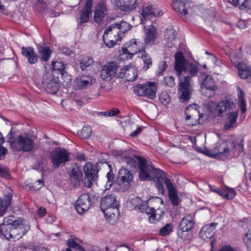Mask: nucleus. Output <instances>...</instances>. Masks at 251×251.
<instances>
[{
	"label": "nucleus",
	"instance_id": "nucleus-15",
	"mask_svg": "<svg viewBox=\"0 0 251 251\" xmlns=\"http://www.w3.org/2000/svg\"><path fill=\"white\" fill-rule=\"evenodd\" d=\"M194 6V3L188 0H176L172 3L173 9L184 16L190 13Z\"/></svg>",
	"mask_w": 251,
	"mask_h": 251
},
{
	"label": "nucleus",
	"instance_id": "nucleus-34",
	"mask_svg": "<svg viewBox=\"0 0 251 251\" xmlns=\"http://www.w3.org/2000/svg\"><path fill=\"white\" fill-rule=\"evenodd\" d=\"M38 52L41 61H48L52 52L50 48L46 46H40L38 48Z\"/></svg>",
	"mask_w": 251,
	"mask_h": 251
},
{
	"label": "nucleus",
	"instance_id": "nucleus-48",
	"mask_svg": "<svg viewBox=\"0 0 251 251\" xmlns=\"http://www.w3.org/2000/svg\"><path fill=\"white\" fill-rule=\"evenodd\" d=\"M92 129L89 126H84L80 131V135L83 138L89 137L91 134Z\"/></svg>",
	"mask_w": 251,
	"mask_h": 251
},
{
	"label": "nucleus",
	"instance_id": "nucleus-13",
	"mask_svg": "<svg viewBox=\"0 0 251 251\" xmlns=\"http://www.w3.org/2000/svg\"><path fill=\"white\" fill-rule=\"evenodd\" d=\"M42 83L43 87L49 93L55 94L59 90L58 78L50 73H47L44 75Z\"/></svg>",
	"mask_w": 251,
	"mask_h": 251
},
{
	"label": "nucleus",
	"instance_id": "nucleus-49",
	"mask_svg": "<svg viewBox=\"0 0 251 251\" xmlns=\"http://www.w3.org/2000/svg\"><path fill=\"white\" fill-rule=\"evenodd\" d=\"M159 100L164 105L168 104L171 101V98L166 92H163L159 95Z\"/></svg>",
	"mask_w": 251,
	"mask_h": 251
},
{
	"label": "nucleus",
	"instance_id": "nucleus-21",
	"mask_svg": "<svg viewBox=\"0 0 251 251\" xmlns=\"http://www.w3.org/2000/svg\"><path fill=\"white\" fill-rule=\"evenodd\" d=\"M145 36L144 38L145 44L147 46H151L155 43L157 32L156 27L152 25L147 26H144Z\"/></svg>",
	"mask_w": 251,
	"mask_h": 251
},
{
	"label": "nucleus",
	"instance_id": "nucleus-63",
	"mask_svg": "<svg viewBox=\"0 0 251 251\" xmlns=\"http://www.w3.org/2000/svg\"><path fill=\"white\" fill-rule=\"evenodd\" d=\"M218 251H235L234 249L230 246L222 247Z\"/></svg>",
	"mask_w": 251,
	"mask_h": 251
},
{
	"label": "nucleus",
	"instance_id": "nucleus-10",
	"mask_svg": "<svg viewBox=\"0 0 251 251\" xmlns=\"http://www.w3.org/2000/svg\"><path fill=\"white\" fill-rule=\"evenodd\" d=\"M156 86L155 82H148L145 84L137 85L134 88V91L139 96L146 97L152 100L155 97L157 91Z\"/></svg>",
	"mask_w": 251,
	"mask_h": 251
},
{
	"label": "nucleus",
	"instance_id": "nucleus-20",
	"mask_svg": "<svg viewBox=\"0 0 251 251\" xmlns=\"http://www.w3.org/2000/svg\"><path fill=\"white\" fill-rule=\"evenodd\" d=\"M93 0H86L83 8L80 11V17L77 19L78 25L89 22L92 12Z\"/></svg>",
	"mask_w": 251,
	"mask_h": 251
},
{
	"label": "nucleus",
	"instance_id": "nucleus-43",
	"mask_svg": "<svg viewBox=\"0 0 251 251\" xmlns=\"http://www.w3.org/2000/svg\"><path fill=\"white\" fill-rule=\"evenodd\" d=\"M164 39L167 42H172L176 38V33L175 30L172 28L167 29L165 31Z\"/></svg>",
	"mask_w": 251,
	"mask_h": 251
},
{
	"label": "nucleus",
	"instance_id": "nucleus-29",
	"mask_svg": "<svg viewBox=\"0 0 251 251\" xmlns=\"http://www.w3.org/2000/svg\"><path fill=\"white\" fill-rule=\"evenodd\" d=\"M140 210L143 213L151 215L149 217V221L151 223H154L160 219L161 214H157L155 207H150L146 204H141L139 207Z\"/></svg>",
	"mask_w": 251,
	"mask_h": 251
},
{
	"label": "nucleus",
	"instance_id": "nucleus-36",
	"mask_svg": "<svg viewBox=\"0 0 251 251\" xmlns=\"http://www.w3.org/2000/svg\"><path fill=\"white\" fill-rule=\"evenodd\" d=\"M178 237L183 241L190 242L193 237L192 231L178 228L177 232Z\"/></svg>",
	"mask_w": 251,
	"mask_h": 251
},
{
	"label": "nucleus",
	"instance_id": "nucleus-19",
	"mask_svg": "<svg viewBox=\"0 0 251 251\" xmlns=\"http://www.w3.org/2000/svg\"><path fill=\"white\" fill-rule=\"evenodd\" d=\"M199 81L202 90L205 89L215 91L217 89V86L213 78L209 75H206L204 73H200Z\"/></svg>",
	"mask_w": 251,
	"mask_h": 251
},
{
	"label": "nucleus",
	"instance_id": "nucleus-17",
	"mask_svg": "<svg viewBox=\"0 0 251 251\" xmlns=\"http://www.w3.org/2000/svg\"><path fill=\"white\" fill-rule=\"evenodd\" d=\"M92 204V199L89 194L84 193L77 199L75 205V209L79 214L88 210Z\"/></svg>",
	"mask_w": 251,
	"mask_h": 251
},
{
	"label": "nucleus",
	"instance_id": "nucleus-37",
	"mask_svg": "<svg viewBox=\"0 0 251 251\" xmlns=\"http://www.w3.org/2000/svg\"><path fill=\"white\" fill-rule=\"evenodd\" d=\"M237 90L238 92V105L241 108L242 113H244L247 110L246 103L244 99V92L239 87L237 88Z\"/></svg>",
	"mask_w": 251,
	"mask_h": 251
},
{
	"label": "nucleus",
	"instance_id": "nucleus-64",
	"mask_svg": "<svg viewBox=\"0 0 251 251\" xmlns=\"http://www.w3.org/2000/svg\"><path fill=\"white\" fill-rule=\"evenodd\" d=\"M141 131V127H138L134 131L130 134V136L134 137L136 136Z\"/></svg>",
	"mask_w": 251,
	"mask_h": 251
},
{
	"label": "nucleus",
	"instance_id": "nucleus-11",
	"mask_svg": "<svg viewBox=\"0 0 251 251\" xmlns=\"http://www.w3.org/2000/svg\"><path fill=\"white\" fill-rule=\"evenodd\" d=\"M70 153L64 149H56L50 153V157L53 166L58 167L69 161Z\"/></svg>",
	"mask_w": 251,
	"mask_h": 251
},
{
	"label": "nucleus",
	"instance_id": "nucleus-31",
	"mask_svg": "<svg viewBox=\"0 0 251 251\" xmlns=\"http://www.w3.org/2000/svg\"><path fill=\"white\" fill-rule=\"evenodd\" d=\"M22 54L28 58L29 63L31 64L35 63L38 59V55L34 49L31 47H23Z\"/></svg>",
	"mask_w": 251,
	"mask_h": 251
},
{
	"label": "nucleus",
	"instance_id": "nucleus-8",
	"mask_svg": "<svg viewBox=\"0 0 251 251\" xmlns=\"http://www.w3.org/2000/svg\"><path fill=\"white\" fill-rule=\"evenodd\" d=\"M140 24L145 25L148 20L158 17L162 14L161 11L154 5L145 3L139 10Z\"/></svg>",
	"mask_w": 251,
	"mask_h": 251
},
{
	"label": "nucleus",
	"instance_id": "nucleus-7",
	"mask_svg": "<svg viewBox=\"0 0 251 251\" xmlns=\"http://www.w3.org/2000/svg\"><path fill=\"white\" fill-rule=\"evenodd\" d=\"M11 147L17 151L27 152L34 148V141L26 134H22L16 137L11 143Z\"/></svg>",
	"mask_w": 251,
	"mask_h": 251
},
{
	"label": "nucleus",
	"instance_id": "nucleus-1",
	"mask_svg": "<svg viewBox=\"0 0 251 251\" xmlns=\"http://www.w3.org/2000/svg\"><path fill=\"white\" fill-rule=\"evenodd\" d=\"M140 170L139 178L141 180H151L154 178V182L158 192L163 194L164 193L163 182L166 185L168 190L169 197L171 203L174 206H177L180 202L176 188L170 179L166 177V174L161 170L155 168L152 163L141 156L136 157Z\"/></svg>",
	"mask_w": 251,
	"mask_h": 251
},
{
	"label": "nucleus",
	"instance_id": "nucleus-46",
	"mask_svg": "<svg viewBox=\"0 0 251 251\" xmlns=\"http://www.w3.org/2000/svg\"><path fill=\"white\" fill-rule=\"evenodd\" d=\"M173 225L172 223H169L165 225L159 230V235L161 236H166L170 234L173 231Z\"/></svg>",
	"mask_w": 251,
	"mask_h": 251
},
{
	"label": "nucleus",
	"instance_id": "nucleus-32",
	"mask_svg": "<svg viewBox=\"0 0 251 251\" xmlns=\"http://www.w3.org/2000/svg\"><path fill=\"white\" fill-rule=\"evenodd\" d=\"M194 223L192 218L190 216L184 217L179 224L178 228L189 231H192L194 227Z\"/></svg>",
	"mask_w": 251,
	"mask_h": 251
},
{
	"label": "nucleus",
	"instance_id": "nucleus-14",
	"mask_svg": "<svg viewBox=\"0 0 251 251\" xmlns=\"http://www.w3.org/2000/svg\"><path fill=\"white\" fill-rule=\"evenodd\" d=\"M96 79L92 75H84L77 76L74 80L73 87L75 90H81L90 87L95 83Z\"/></svg>",
	"mask_w": 251,
	"mask_h": 251
},
{
	"label": "nucleus",
	"instance_id": "nucleus-51",
	"mask_svg": "<svg viewBox=\"0 0 251 251\" xmlns=\"http://www.w3.org/2000/svg\"><path fill=\"white\" fill-rule=\"evenodd\" d=\"M0 176L5 178H9L10 177V174L7 169L0 165Z\"/></svg>",
	"mask_w": 251,
	"mask_h": 251
},
{
	"label": "nucleus",
	"instance_id": "nucleus-26",
	"mask_svg": "<svg viewBox=\"0 0 251 251\" xmlns=\"http://www.w3.org/2000/svg\"><path fill=\"white\" fill-rule=\"evenodd\" d=\"M133 176L131 172L126 168H121L118 174L117 182L120 185H128L132 180Z\"/></svg>",
	"mask_w": 251,
	"mask_h": 251
},
{
	"label": "nucleus",
	"instance_id": "nucleus-57",
	"mask_svg": "<svg viewBox=\"0 0 251 251\" xmlns=\"http://www.w3.org/2000/svg\"><path fill=\"white\" fill-rule=\"evenodd\" d=\"M94 181L95 177H89L85 176L84 181L85 185L87 187H91Z\"/></svg>",
	"mask_w": 251,
	"mask_h": 251
},
{
	"label": "nucleus",
	"instance_id": "nucleus-60",
	"mask_svg": "<svg viewBox=\"0 0 251 251\" xmlns=\"http://www.w3.org/2000/svg\"><path fill=\"white\" fill-rule=\"evenodd\" d=\"M209 186L210 190L212 192H215V193L218 194V195H219L220 196L221 195L222 190H220L219 188H218L214 186H212L211 185H209Z\"/></svg>",
	"mask_w": 251,
	"mask_h": 251
},
{
	"label": "nucleus",
	"instance_id": "nucleus-27",
	"mask_svg": "<svg viewBox=\"0 0 251 251\" xmlns=\"http://www.w3.org/2000/svg\"><path fill=\"white\" fill-rule=\"evenodd\" d=\"M175 70L178 76H179L182 72L185 71L188 64L187 60L181 52H176L175 55Z\"/></svg>",
	"mask_w": 251,
	"mask_h": 251
},
{
	"label": "nucleus",
	"instance_id": "nucleus-2",
	"mask_svg": "<svg viewBox=\"0 0 251 251\" xmlns=\"http://www.w3.org/2000/svg\"><path fill=\"white\" fill-rule=\"evenodd\" d=\"M29 222L22 218H16L14 216L5 217L0 225V238L8 240H17L29 230Z\"/></svg>",
	"mask_w": 251,
	"mask_h": 251
},
{
	"label": "nucleus",
	"instance_id": "nucleus-38",
	"mask_svg": "<svg viewBox=\"0 0 251 251\" xmlns=\"http://www.w3.org/2000/svg\"><path fill=\"white\" fill-rule=\"evenodd\" d=\"M138 57L143 59L144 63L143 68L145 70H147L152 65V59L151 56L147 53L144 50L138 55Z\"/></svg>",
	"mask_w": 251,
	"mask_h": 251
},
{
	"label": "nucleus",
	"instance_id": "nucleus-47",
	"mask_svg": "<svg viewBox=\"0 0 251 251\" xmlns=\"http://www.w3.org/2000/svg\"><path fill=\"white\" fill-rule=\"evenodd\" d=\"M67 244L70 248H72L78 251H86L81 245L76 243L74 239L71 238L67 240Z\"/></svg>",
	"mask_w": 251,
	"mask_h": 251
},
{
	"label": "nucleus",
	"instance_id": "nucleus-18",
	"mask_svg": "<svg viewBox=\"0 0 251 251\" xmlns=\"http://www.w3.org/2000/svg\"><path fill=\"white\" fill-rule=\"evenodd\" d=\"M112 3L124 12H132L138 6V0H111Z\"/></svg>",
	"mask_w": 251,
	"mask_h": 251
},
{
	"label": "nucleus",
	"instance_id": "nucleus-50",
	"mask_svg": "<svg viewBox=\"0 0 251 251\" xmlns=\"http://www.w3.org/2000/svg\"><path fill=\"white\" fill-rule=\"evenodd\" d=\"M244 244L249 251H251V234L246 233L243 237Z\"/></svg>",
	"mask_w": 251,
	"mask_h": 251
},
{
	"label": "nucleus",
	"instance_id": "nucleus-9",
	"mask_svg": "<svg viewBox=\"0 0 251 251\" xmlns=\"http://www.w3.org/2000/svg\"><path fill=\"white\" fill-rule=\"evenodd\" d=\"M112 25H110L105 29L103 35V41L106 46L108 48L114 47L123 38V35L117 32L116 29Z\"/></svg>",
	"mask_w": 251,
	"mask_h": 251
},
{
	"label": "nucleus",
	"instance_id": "nucleus-5",
	"mask_svg": "<svg viewBox=\"0 0 251 251\" xmlns=\"http://www.w3.org/2000/svg\"><path fill=\"white\" fill-rule=\"evenodd\" d=\"M144 50V45L139 39H131L123 45L121 55H126V58L130 59L136 54L140 55Z\"/></svg>",
	"mask_w": 251,
	"mask_h": 251
},
{
	"label": "nucleus",
	"instance_id": "nucleus-28",
	"mask_svg": "<svg viewBox=\"0 0 251 251\" xmlns=\"http://www.w3.org/2000/svg\"><path fill=\"white\" fill-rule=\"evenodd\" d=\"M238 116V112L232 111L226 114L224 125V129L227 130L230 128H234L238 126L237 119Z\"/></svg>",
	"mask_w": 251,
	"mask_h": 251
},
{
	"label": "nucleus",
	"instance_id": "nucleus-22",
	"mask_svg": "<svg viewBox=\"0 0 251 251\" xmlns=\"http://www.w3.org/2000/svg\"><path fill=\"white\" fill-rule=\"evenodd\" d=\"M235 103L230 100L225 99L217 103L215 112L216 114L219 116H223L227 111H230L235 108Z\"/></svg>",
	"mask_w": 251,
	"mask_h": 251
},
{
	"label": "nucleus",
	"instance_id": "nucleus-45",
	"mask_svg": "<svg viewBox=\"0 0 251 251\" xmlns=\"http://www.w3.org/2000/svg\"><path fill=\"white\" fill-rule=\"evenodd\" d=\"M51 68L53 71H57L61 75H63L65 65L61 61H53L51 64Z\"/></svg>",
	"mask_w": 251,
	"mask_h": 251
},
{
	"label": "nucleus",
	"instance_id": "nucleus-39",
	"mask_svg": "<svg viewBox=\"0 0 251 251\" xmlns=\"http://www.w3.org/2000/svg\"><path fill=\"white\" fill-rule=\"evenodd\" d=\"M84 171L85 176L89 177H95L96 174L95 167L90 162H87L84 166Z\"/></svg>",
	"mask_w": 251,
	"mask_h": 251
},
{
	"label": "nucleus",
	"instance_id": "nucleus-58",
	"mask_svg": "<svg viewBox=\"0 0 251 251\" xmlns=\"http://www.w3.org/2000/svg\"><path fill=\"white\" fill-rule=\"evenodd\" d=\"M44 185V182L42 179H38L35 183V185L32 186L34 190H39Z\"/></svg>",
	"mask_w": 251,
	"mask_h": 251
},
{
	"label": "nucleus",
	"instance_id": "nucleus-33",
	"mask_svg": "<svg viewBox=\"0 0 251 251\" xmlns=\"http://www.w3.org/2000/svg\"><path fill=\"white\" fill-rule=\"evenodd\" d=\"M112 25L115 27L114 28L119 33H121L122 35H123V37L124 36V34L129 30L132 25L129 24L127 23L126 22L122 21L120 23H116L112 24Z\"/></svg>",
	"mask_w": 251,
	"mask_h": 251
},
{
	"label": "nucleus",
	"instance_id": "nucleus-42",
	"mask_svg": "<svg viewBox=\"0 0 251 251\" xmlns=\"http://www.w3.org/2000/svg\"><path fill=\"white\" fill-rule=\"evenodd\" d=\"M236 195V191L233 188L226 187L225 190H222L221 196L227 200L233 199Z\"/></svg>",
	"mask_w": 251,
	"mask_h": 251
},
{
	"label": "nucleus",
	"instance_id": "nucleus-30",
	"mask_svg": "<svg viewBox=\"0 0 251 251\" xmlns=\"http://www.w3.org/2000/svg\"><path fill=\"white\" fill-rule=\"evenodd\" d=\"M236 68L238 70V74L241 78L246 79L251 77V68L250 65L245 62H241L238 63L236 65Z\"/></svg>",
	"mask_w": 251,
	"mask_h": 251
},
{
	"label": "nucleus",
	"instance_id": "nucleus-40",
	"mask_svg": "<svg viewBox=\"0 0 251 251\" xmlns=\"http://www.w3.org/2000/svg\"><path fill=\"white\" fill-rule=\"evenodd\" d=\"M199 67L197 65H195L192 63H188L186 66L185 72L190 75V76L192 77L196 76L199 72Z\"/></svg>",
	"mask_w": 251,
	"mask_h": 251
},
{
	"label": "nucleus",
	"instance_id": "nucleus-12",
	"mask_svg": "<svg viewBox=\"0 0 251 251\" xmlns=\"http://www.w3.org/2000/svg\"><path fill=\"white\" fill-rule=\"evenodd\" d=\"M118 64L111 61L105 63L100 71V77L103 80H110L114 77H118V72L119 69Z\"/></svg>",
	"mask_w": 251,
	"mask_h": 251
},
{
	"label": "nucleus",
	"instance_id": "nucleus-59",
	"mask_svg": "<svg viewBox=\"0 0 251 251\" xmlns=\"http://www.w3.org/2000/svg\"><path fill=\"white\" fill-rule=\"evenodd\" d=\"M240 7L241 9L244 8L250 9L251 8V0H245Z\"/></svg>",
	"mask_w": 251,
	"mask_h": 251
},
{
	"label": "nucleus",
	"instance_id": "nucleus-41",
	"mask_svg": "<svg viewBox=\"0 0 251 251\" xmlns=\"http://www.w3.org/2000/svg\"><path fill=\"white\" fill-rule=\"evenodd\" d=\"M94 63L93 58L90 56H84L79 60L80 67L82 70H84Z\"/></svg>",
	"mask_w": 251,
	"mask_h": 251
},
{
	"label": "nucleus",
	"instance_id": "nucleus-61",
	"mask_svg": "<svg viewBox=\"0 0 251 251\" xmlns=\"http://www.w3.org/2000/svg\"><path fill=\"white\" fill-rule=\"evenodd\" d=\"M7 152V150L6 148L3 147H0V160L4 157Z\"/></svg>",
	"mask_w": 251,
	"mask_h": 251
},
{
	"label": "nucleus",
	"instance_id": "nucleus-23",
	"mask_svg": "<svg viewBox=\"0 0 251 251\" xmlns=\"http://www.w3.org/2000/svg\"><path fill=\"white\" fill-rule=\"evenodd\" d=\"M107 14L106 3L103 1L99 2L95 7L94 19L96 23H100Z\"/></svg>",
	"mask_w": 251,
	"mask_h": 251
},
{
	"label": "nucleus",
	"instance_id": "nucleus-24",
	"mask_svg": "<svg viewBox=\"0 0 251 251\" xmlns=\"http://www.w3.org/2000/svg\"><path fill=\"white\" fill-rule=\"evenodd\" d=\"M217 223H212L202 227L199 233L200 237L204 241H208L214 236Z\"/></svg>",
	"mask_w": 251,
	"mask_h": 251
},
{
	"label": "nucleus",
	"instance_id": "nucleus-4",
	"mask_svg": "<svg viewBox=\"0 0 251 251\" xmlns=\"http://www.w3.org/2000/svg\"><path fill=\"white\" fill-rule=\"evenodd\" d=\"M236 143L231 137L226 140L218 142L214 148L213 151L217 157H232L235 153Z\"/></svg>",
	"mask_w": 251,
	"mask_h": 251
},
{
	"label": "nucleus",
	"instance_id": "nucleus-53",
	"mask_svg": "<svg viewBox=\"0 0 251 251\" xmlns=\"http://www.w3.org/2000/svg\"><path fill=\"white\" fill-rule=\"evenodd\" d=\"M230 58L231 61L235 65V67L238 63L242 62L239 61L241 58L240 55H237L234 53H232L230 54Z\"/></svg>",
	"mask_w": 251,
	"mask_h": 251
},
{
	"label": "nucleus",
	"instance_id": "nucleus-54",
	"mask_svg": "<svg viewBox=\"0 0 251 251\" xmlns=\"http://www.w3.org/2000/svg\"><path fill=\"white\" fill-rule=\"evenodd\" d=\"M167 64L165 61H161L158 65L157 74L158 75H161L162 72H164L167 68Z\"/></svg>",
	"mask_w": 251,
	"mask_h": 251
},
{
	"label": "nucleus",
	"instance_id": "nucleus-35",
	"mask_svg": "<svg viewBox=\"0 0 251 251\" xmlns=\"http://www.w3.org/2000/svg\"><path fill=\"white\" fill-rule=\"evenodd\" d=\"M11 202V196L6 195L1 199L0 198V217L3 216L7 211Z\"/></svg>",
	"mask_w": 251,
	"mask_h": 251
},
{
	"label": "nucleus",
	"instance_id": "nucleus-44",
	"mask_svg": "<svg viewBox=\"0 0 251 251\" xmlns=\"http://www.w3.org/2000/svg\"><path fill=\"white\" fill-rule=\"evenodd\" d=\"M108 167L110 168V171L107 174L106 177H107V182L106 184V189H109L111 186L113 185L114 183V176L112 173L111 169V165L110 164H108Z\"/></svg>",
	"mask_w": 251,
	"mask_h": 251
},
{
	"label": "nucleus",
	"instance_id": "nucleus-3",
	"mask_svg": "<svg viewBox=\"0 0 251 251\" xmlns=\"http://www.w3.org/2000/svg\"><path fill=\"white\" fill-rule=\"evenodd\" d=\"M100 208L106 220L111 224H114L119 218V203L114 195L102 197L100 201Z\"/></svg>",
	"mask_w": 251,
	"mask_h": 251
},
{
	"label": "nucleus",
	"instance_id": "nucleus-16",
	"mask_svg": "<svg viewBox=\"0 0 251 251\" xmlns=\"http://www.w3.org/2000/svg\"><path fill=\"white\" fill-rule=\"evenodd\" d=\"M138 76L137 70L133 65L125 66L124 68L119 69L118 72V77L125 78L127 81H134Z\"/></svg>",
	"mask_w": 251,
	"mask_h": 251
},
{
	"label": "nucleus",
	"instance_id": "nucleus-6",
	"mask_svg": "<svg viewBox=\"0 0 251 251\" xmlns=\"http://www.w3.org/2000/svg\"><path fill=\"white\" fill-rule=\"evenodd\" d=\"M193 80L191 76L187 75L179 79V92L180 101L184 102L189 100L193 91Z\"/></svg>",
	"mask_w": 251,
	"mask_h": 251
},
{
	"label": "nucleus",
	"instance_id": "nucleus-56",
	"mask_svg": "<svg viewBox=\"0 0 251 251\" xmlns=\"http://www.w3.org/2000/svg\"><path fill=\"white\" fill-rule=\"evenodd\" d=\"M149 203L152 205L154 203L163 204V201L161 198L156 197L155 198H152L150 199L148 201Z\"/></svg>",
	"mask_w": 251,
	"mask_h": 251
},
{
	"label": "nucleus",
	"instance_id": "nucleus-52",
	"mask_svg": "<svg viewBox=\"0 0 251 251\" xmlns=\"http://www.w3.org/2000/svg\"><path fill=\"white\" fill-rule=\"evenodd\" d=\"M165 84L169 87H173L175 85V78L172 76H167L164 77Z\"/></svg>",
	"mask_w": 251,
	"mask_h": 251
},
{
	"label": "nucleus",
	"instance_id": "nucleus-62",
	"mask_svg": "<svg viewBox=\"0 0 251 251\" xmlns=\"http://www.w3.org/2000/svg\"><path fill=\"white\" fill-rule=\"evenodd\" d=\"M46 213V209L43 207H40L37 210V214L40 218L43 217Z\"/></svg>",
	"mask_w": 251,
	"mask_h": 251
},
{
	"label": "nucleus",
	"instance_id": "nucleus-55",
	"mask_svg": "<svg viewBox=\"0 0 251 251\" xmlns=\"http://www.w3.org/2000/svg\"><path fill=\"white\" fill-rule=\"evenodd\" d=\"M119 112V111L118 109L114 108L108 111L101 112V114L103 116L112 117L117 115Z\"/></svg>",
	"mask_w": 251,
	"mask_h": 251
},
{
	"label": "nucleus",
	"instance_id": "nucleus-25",
	"mask_svg": "<svg viewBox=\"0 0 251 251\" xmlns=\"http://www.w3.org/2000/svg\"><path fill=\"white\" fill-rule=\"evenodd\" d=\"M198 108L197 105L194 104L190 105L186 108L185 113L186 121H192L191 122L187 124L188 126H193L194 125V123L197 121V118H200L201 114Z\"/></svg>",
	"mask_w": 251,
	"mask_h": 251
}]
</instances>
